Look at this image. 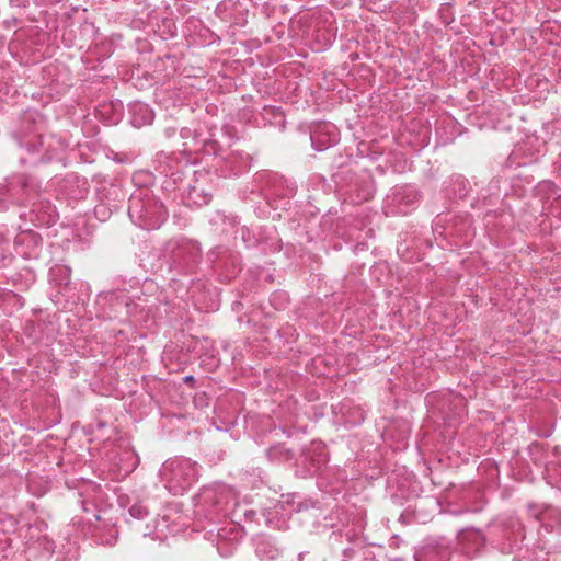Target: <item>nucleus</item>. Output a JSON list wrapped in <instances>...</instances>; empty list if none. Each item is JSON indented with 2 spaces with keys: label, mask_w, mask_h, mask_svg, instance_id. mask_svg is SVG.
Here are the masks:
<instances>
[{
  "label": "nucleus",
  "mask_w": 561,
  "mask_h": 561,
  "mask_svg": "<svg viewBox=\"0 0 561 561\" xmlns=\"http://www.w3.org/2000/svg\"><path fill=\"white\" fill-rule=\"evenodd\" d=\"M145 110H146V112H148V114H149V122H151V121H152V118H153V117H152V113H151V112H149L147 108H145Z\"/></svg>",
  "instance_id": "nucleus-10"
},
{
  "label": "nucleus",
  "mask_w": 561,
  "mask_h": 561,
  "mask_svg": "<svg viewBox=\"0 0 561 561\" xmlns=\"http://www.w3.org/2000/svg\"><path fill=\"white\" fill-rule=\"evenodd\" d=\"M129 514L134 517V518H137V519H141L144 516H146L148 514V511L146 507H144L142 505L140 504H134L130 508H129Z\"/></svg>",
  "instance_id": "nucleus-7"
},
{
  "label": "nucleus",
  "mask_w": 561,
  "mask_h": 561,
  "mask_svg": "<svg viewBox=\"0 0 561 561\" xmlns=\"http://www.w3.org/2000/svg\"><path fill=\"white\" fill-rule=\"evenodd\" d=\"M33 191L31 179L26 174H18L10 186V192L16 205H25Z\"/></svg>",
  "instance_id": "nucleus-3"
},
{
  "label": "nucleus",
  "mask_w": 561,
  "mask_h": 561,
  "mask_svg": "<svg viewBox=\"0 0 561 561\" xmlns=\"http://www.w3.org/2000/svg\"><path fill=\"white\" fill-rule=\"evenodd\" d=\"M190 199L198 205H207L211 201V195L208 193H204L203 190H198L197 187H193L190 192Z\"/></svg>",
  "instance_id": "nucleus-6"
},
{
  "label": "nucleus",
  "mask_w": 561,
  "mask_h": 561,
  "mask_svg": "<svg viewBox=\"0 0 561 561\" xmlns=\"http://www.w3.org/2000/svg\"><path fill=\"white\" fill-rule=\"evenodd\" d=\"M140 218L147 229H157L167 220L168 210L161 203L149 202Z\"/></svg>",
  "instance_id": "nucleus-2"
},
{
  "label": "nucleus",
  "mask_w": 561,
  "mask_h": 561,
  "mask_svg": "<svg viewBox=\"0 0 561 561\" xmlns=\"http://www.w3.org/2000/svg\"><path fill=\"white\" fill-rule=\"evenodd\" d=\"M268 455L272 459L277 460H290L294 458V453L290 449L285 448L284 445L272 447L268 450Z\"/></svg>",
  "instance_id": "nucleus-5"
},
{
  "label": "nucleus",
  "mask_w": 561,
  "mask_h": 561,
  "mask_svg": "<svg viewBox=\"0 0 561 561\" xmlns=\"http://www.w3.org/2000/svg\"><path fill=\"white\" fill-rule=\"evenodd\" d=\"M5 192H10V187H7L5 185L0 186V201H4Z\"/></svg>",
  "instance_id": "nucleus-8"
},
{
  "label": "nucleus",
  "mask_w": 561,
  "mask_h": 561,
  "mask_svg": "<svg viewBox=\"0 0 561 561\" xmlns=\"http://www.w3.org/2000/svg\"><path fill=\"white\" fill-rule=\"evenodd\" d=\"M184 381L187 383V382H193L194 381V377L193 376H186L184 378Z\"/></svg>",
  "instance_id": "nucleus-9"
},
{
  "label": "nucleus",
  "mask_w": 561,
  "mask_h": 561,
  "mask_svg": "<svg viewBox=\"0 0 561 561\" xmlns=\"http://www.w3.org/2000/svg\"><path fill=\"white\" fill-rule=\"evenodd\" d=\"M449 557V549L439 543H428L417 553L419 561H447Z\"/></svg>",
  "instance_id": "nucleus-4"
},
{
  "label": "nucleus",
  "mask_w": 561,
  "mask_h": 561,
  "mask_svg": "<svg viewBox=\"0 0 561 561\" xmlns=\"http://www.w3.org/2000/svg\"><path fill=\"white\" fill-rule=\"evenodd\" d=\"M170 472L169 483L171 489L185 490L190 488L198 476L197 465L191 459H175L163 466V474Z\"/></svg>",
  "instance_id": "nucleus-1"
}]
</instances>
